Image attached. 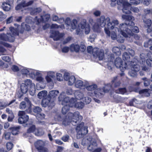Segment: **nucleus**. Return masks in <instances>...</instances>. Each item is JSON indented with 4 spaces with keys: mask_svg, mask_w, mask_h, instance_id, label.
Instances as JSON below:
<instances>
[{
    "mask_svg": "<svg viewBox=\"0 0 152 152\" xmlns=\"http://www.w3.org/2000/svg\"><path fill=\"white\" fill-rule=\"evenodd\" d=\"M65 23L68 26V28L72 30L75 29L77 25V21L76 20L74 19L72 21L69 18H67L65 21Z\"/></svg>",
    "mask_w": 152,
    "mask_h": 152,
    "instance_id": "obj_21",
    "label": "nucleus"
},
{
    "mask_svg": "<svg viewBox=\"0 0 152 152\" xmlns=\"http://www.w3.org/2000/svg\"><path fill=\"white\" fill-rule=\"evenodd\" d=\"M17 28H14L12 27L9 28V32H7V34L2 33L0 34V43H3L4 41L13 42L14 41L15 36L18 35L19 25L17 24Z\"/></svg>",
    "mask_w": 152,
    "mask_h": 152,
    "instance_id": "obj_3",
    "label": "nucleus"
},
{
    "mask_svg": "<svg viewBox=\"0 0 152 152\" xmlns=\"http://www.w3.org/2000/svg\"><path fill=\"white\" fill-rule=\"evenodd\" d=\"M45 143L42 140H38L34 143V146L39 152H48V148L45 147Z\"/></svg>",
    "mask_w": 152,
    "mask_h": 152,
    "instance_id": "obj_11",
    "label": "nucleus"
},
{
    "mask_svg": "<svg viewBox=\"0 0 152 152\" xmlns=\"http://www.w3.org/2000/svg\"><path fill=\"white\" fill-rule=\"evenodd\" d=\"M97 87L96 84L94 83L90 84L87 81H86L85 88L89 91H91L94 90Z\"/></svg>",
    "mask_w": 152,
    "mask_h": 152,
    "instance_id": "obj_23",
    "label": "nucleus"
},
{
    "mask_svg": "<svg viewBox=\"0 0 152 152\" xmlns=\"http://www.w3.org/2000/svg\"><path fill=\"white\" fill-rule=\"evenodd\" d=\"M68 84L69 85L72 86L75 84V82L76 80L75 77L74 76H71L68 80Z\"/></svg>",
    "mask_w": 152,
    "mask_h": 152,
    "instance_id": "obj_34",
    "label": "nucleus"
},
{
    "mask_svg": "<svg viewBox=\"0 0 152 152\" xmlns=\"http://www.w3.org/2000/svg\"><path fill=\"white\" fill-rule=\"evenodd\" d=\"M82 118L83 117L80 115L79 112L78 111L75 112L74 113H68V116L63 121V124L66 125H68L71 121L75 124L79 123L81 121ZM72 124L75 125L74 123H72Z\"/></svg>",
    "mask_w": 152,
    "mask_h": 152,
    "instance_id": "obj_5",
    "label": "nucleus"
},
{
    "mask_svg": "<svg viewBox=\"0 0 152 152\" xmlns=\"http://www.w3.org/2000/svg\"><path fill=\"white\" fill-rule=\"evenodd\" d=\"M28 87L22 83L20 86V90L22 93L20 94L18 92L17 94L18 97L19 98L23 96V94L26 93L28 91Z\"/></svg>",
    "mask_w": 152,
    "mask_h": 152,
    "instance_id": "obj_25",
    "label": "nucleus"
},
{
    "mask_svg": "<svg viewBox=\"0 0 152 152\" xmlns=\"http://www.w3.org/2000/svg\"><path fill=\"white\" fill-rule=\"evenodd\" d=\"M112 81L114 83V86L115 87L119 86L121 83L120 81L119 80H118L117 77H114Z\"/></svg>",
    "mask_w": 152,
    "mask_h": 152,
    "instance_id": "obj_41",
    "label": "nucleus"
},
{
    "mask_svg": "<svg viewBox=\"0 0 152 152\" xmlns=\"http://www.w3.org/2000/svg\"><path fill=\"white\" fill-rule=\"evenodd\" d=\"M114 57L113 55L112 54H110L108 56L107 58H105V61L106 62H108L109 63L112 64H113V61L114 59Z\"/></svg>",
    "mask_w": 152,
    "mask_h": 152,
    "instance_id": "obj_42",
    "label": "nucleus"
},
{
    "mask_svg": "<svg viewBox=\"0 0 152 152\" xmlns=\"http://www.w3.org/2000/svg\"><path fill=\"white\" fill-rule=\"evenodd\" d=\"M31 78L32 79L35 78L36 80L40 83H46L45 80L42 77V74L39 71L35 70Z\"/></svg>",
    "mask_w": 152,
    "mask_h": 152,
    "instance_id": "obj_18",
    "label": "nucleus"
},
{
    "mask_svg": "<svg viewBox=\"0 0 152 152\" xmlns=\"http://www.w3.org/2000/svg\"><path fill=\"white\" fill-rule=\"evenodd\" d=\"M23 83L26 85V86H27L28 88L29 87V88H34L35 87V84L32 83L31 80L29 79L25 80L24 81V83Z\"/></svg>",
    "mask_w": 152,
    "mask_h": 152,
    "instance_id": "obj_30",
    "label": "nucleus"
},
{
    "mask_svg": "<svg viewBox=\"0 0 152 152\" xmlns=\"http://www.w3.org/2000/svg\"><path fill=\"white\" fill-rule=\"evenodd\" d=\"M34 134L37 136H41L44 134V132L41 129H36Z\"/></svg>",
    "mask_w": 152,
    "mask_h": 152,
    "instance_id": "obj_46",
    "label": "nucleus"
},
{
    "mask_svg": "<svg viewBox=\"0 0 152 152\" xmlns=\"http://www.w3.org/2000/svg\"><path fill=\"white\" fill-rule=\"evenodd\" d=\"M35 70H32L30 69H27L26 68H23L21 70V72L23 75L27 76L29 75L31 77L34 73Z\"/></svg>",
    "mask_w": 152,
    "mask_h": 152,
    "instance_id": "obj_24",
    "label": "nucleus"
},
{
    "mask_svg": "<svg viewBox=\"0 0 152 152\" xmlns=\"http://www.w3.org/2000/svg\"><path fill=\"white\" fill-rule=\"evenodd\" d=\"M53 20L54 21H57L59 23H62L64 22V20L63 18H61L58 19V17L57 16L54 15L53 17Z\"/></svg>",
    "mask_w": 152,
    "mask_h": 152,
    "instance_id": "obj_43",
    "label": "nucleus"
},
{
    "mask_svg": "<svg viewBox=\"0 0 152 152\" xmlns=\"http://www.w3.org/2000/svg\"><path fill=\"white\" fill-rule=\"evenodd\" d=\"M37 118L38 119H42L45 117V115L44 114L38 113L36 116Z\"/></svg>",
    "mask_w": 152,
    "mask_h": 152,
    "instance_id": "obj_64",
    "label": "nucleus"
},
{
    "mask_svg": "<svg viewBox=\"0 0 152 152\" xmlns=\"http://www.w3.org/2000/svg\"><path fill=\"white\" fill-rule=\"evenodd\" d=\"M18 115L19 116L18 119V122L20 124L25 123L28 121L29 119L28 116L25 114L24 111H19L18 112Z\"/></svg>",
    "mask_w": 152,
    "mask_h": 152,
    "instance_id": "obj_14",
    "label": "nucleus"
},
{
    "mask_svg": "<svg viewBox=\"0 0 152 152\" xmlns=\"http://www.w3.org/2000/svg\"><path fill=\"white\" fill-rule=\"evenodd\" d=\"M33 3V1L31 0L28 2H26V1H23L21 3V4H19L15 7L16 10H18L20 9L22 6L24 7L26 6H28L31 5Z\"/></svg>",
    "mask_w": 152,
    "mask_h": 152,
    "instance_id": "obj_26",
    "label": "nucleus"
},
{
    "mask_svg": "<svg viewBox=\"0 0 152 152\" xmlns=\"http://www.w3.org/2000/svg\"><path fill=\"white\" fill-rule=\"evenodd\" d=\"M92 53L93 56L96 58L98 56L99 60L103 59L104 55V50L103 49L99 50L97 48H93Z\"/></svg>",
    "mask_w": 152,
    "mask_h": 152,
    "instance_id": "obj_17",
    "label": "nucleus"
},
{
    "mask_svg": "<svg viewBox=\"0 0 152 152\" xmlns=\"http://www.w3.org/2000/svg\"><path fill=\"white\" fill-rule=\"evenodd\" d=\"M80 31L84 30L86 34H88L90 32V29L89 24L86 23V20H83L78 25V28L76 30V34H80Z\"/></svg>",
    "mask_w": 152,
    "mask_h": 152,
    "instance_id": "obj_8",
    "label": "nucleus"
},
{
    "mask_svg": "<svg viewBox=\"0 0 152 152\" xmlns=\"http://www.w3.org/2000/svg\"><path fill=\"white\" fill-rule=\"evenodd\" d=\"M126 63L123 64V62L121 58L119 57H118L115 58L114 61V65L117 68H120L122 71H124L125 69H129L128 66H126Z\"/></svg>",
    "mask_w": 152,
    "mask_h": 152,
    "instance_id": "obj_12",
    "label": "nucleus"
},
{
    "mask_svg": "<svg viewBox=\"0 0 152 152\" xmlns=\"http://www.w3.org/2000/svg\"><path fill=\"white\" fill-rule=\"evenodd\" d=\"M20 128L19 126L13 127L10 128V129L11 130L12 134L14 135L17 134Z\"/></svg>",
    "mask_w": 152,
    "mask_h": 152,
    "instance_id": "obj_38",
    "label": "nucleus"
},
{
    "mask_svg": "<svg viewBox=\"0 0 152 152\" xmlns=\"http://www.w3.org/2000/svg\"><path fill=\"white\" fill-rule=\"evenodd\" d=\"M59 93L58 91L52 90L49 92V95L51 97L54 98L57 96Z\"/></svg>",
    "mask_w": 152,
    "mask_h": 152,
    "instance_id": "obj_39",
    "label": "nucleus"
},
{
    "mask_svg": "<svg viewBox=\"0 0 152 152\" xmlns=\"http://www.w3.org/2000/svg\"><path fill=\"white\" fill-rule=\"evenodd\" d=\"M47 92L46 91H42L39 92L37 96L39 99H42L46 96L47 95Z\"/></svg>",
    "mask_w": 152,
    "mask_h": 152,
    "instance_id": "obj_36",
    "label": "nucleus"
},
{
    "mask_svg": "<svg viewBox=\"0 0 152 152\" xmlns=\"http://www.w3.org/2000/svg\"><path fill=\"white\" fill-rule=\"evenodd\" d=\"M69 137L67 134L64 135L61 137V140L64 142H68Z\"/></svg>",
    "mask_w": 152,
    "mask_h": 152,
    "instance_id": "obj_60",
    "label": "nucleus"
},
{
    "mask_svg": "<svg viewBox=\"0 0 152 152\" xmlns=\"http://www.w3.org/2000/svg\"><path fill=\"white\" fill-rule=\"evenodd\" d=\"M64 106L62 108V112L64 114H66L68 111L69 109V106L68 105H64Z\"/></svg>",
    "mask_w": 152,
    "mask_h": 152,
    "instance_id": "obj_44",
    "label": "nucleus"
},
{
    "mask_svg": "<svg viewBox=\"0 0 152 152\" xmlns=\"http://www.w3.org/2000/svg\"><path fill=\"white\" fill-rule=\"evenodd\" d=\"M145 23V26L146 27H149L151 24V21L150 19H148L146 20H144Z\"/></svg>",
    "mask_w": 152,
    "mask_h": 152,
    "instance_id": "obj_50",
    "label": "nucleus"
},
{
    "mask_svg": "<svg viewBox=\"0 0 152 152\" xmlns=\"http://www.w3.org/2000/svg\"><path fill=\"white\" fill-rule=\"evenodd\" d=\"M108 86H104L102 88H97L94 91V93L95 96L96 97L101 98L104 93L108 92L110 90L111 86H110V88L107 89V87Z\"/></svg>",
    "mask_w": 152,
    "mask_h": 152,
    "instance_id": "obj_13",
    "label": "nucleus"
},
{
    "mask_svg": "<svg viewBox=\"0 0 152 152\" xmlns=\"http://www.w3.org/2000/svg\"><path fill=\"white\" fill-rule=\"evenodd\" d=\"M92 138L91 136H89L86 138H83L81 142V144L83 145H87V144L89 143L91 141V140Z\"/></svg>",
    "mask_w": 152,
    "mask_h": 152,
    "instance_id": "obj_33",
    "label": "nucleus"
},
{
    "mask_svg": "<svg viewBox=\"0 0 152 152\" xmlns=\"http://www.w3.org/2000/svg\"><path fill=\"white\" fill-rule=\"evenodd\" d=\"M42 9L40 8H37L33 10L31 12V15H35L41 12Z\"/></svg>",
    "mask_w": 152,
    "mask_h": 152,
    "instance_id": "obj_49",
    "label": "nucleus"
},
{
    "mask_svg": "<svg viewBox=\"0 0 152 152\" xmlns=\"http://www.w3.org/2000/svg\"><path fill=\"white\" fill-rule=\"evenodd\" d=\"M145 57L146 55L144 53H142L140 55V62L141 64L142 69L144 71L147 70L148 69L149 67H152V60L151 59H147L146 63L148 66L147 67L145 65Z\"/></svg>",
    "mask_w": 152,
    "mask_h": 152,
    "instance_id": "obj_9",
    "label": "nucleus"
},
{
    "mask_svg": "<svg viewBox=\"0 0 152 152\" xmlns=\"http://www.w3.org/2000/svg\"><path fill=\"white\" fill-rule=\"evenodd\" d=\"M64 35L63 33H60L58 31L52 30L51 32L50 37L54 41H58L62 38Z\"/></svg>",
    "mask_w": 152,
    "mask_h": 152,
    "instance_id": "obj_19",
    "label": "nucleus"
},
{
    "mask_svg": "<svg viewBox=\"0 0 152 152\" xmlns=\"http://www.w3.org/2000/svg\"><path fill=\"white\" fill-rule=\"evenodd\" d=\"M47 75L48 76L53 78L55 77V73L52 71H48L47 72Z\"/></svg>",
    "mask_w": 152,
    "mask_h": 152,
    "instance_id": "obj_57",
    "label": "nucleus"
},
{
    "mask_svg": "<svg viewBox=\"0 0 152 152\" xmlns=\"http://www.w3.org/2000/svg\"><path fill=\"white\" fill-rule=\"evenodd\" d=\"M122 18L125 20L126 22L123 23L126 24L127 25V30H130L132 32L131 34L127 35V37H129L130 36H132L133 35V32L135 33L139 32V29L138 28L137 26H134V24L133 21L134 20V18L133 16L123 15L122 16Z\"/></svg>",
    "mask_w": 152,
    "mask_h": 152,
    "instance_id": "obj_4",
    "label": "nucleus"
},
{
    "mask_svg": "<svg viewBox=\"0 0 152 152\" xmlns=\"http://www.w3.org/2000/svg\"><path fill=\"white\" fill-rule=\"evenodd\" d=\"M123 37H124L123 36H119V35H118L117 38V41L120 43L124 42V39Z\"/></svg>",
    "mask_w": 152,
    "mask_h": 152,
    "instance_id": "obj_59",
    "label": "nucleus"
},
{
    "mask_svg": "<svg viewBox=\"0 0 152 152\" xmlns=\"http://www.w3.org/2000/svg\"><path fill=\"white\" fill-rule=\"evenodd\" d=\"M6 146L7 149L8 151H10L13 148V144L11 142H8L7 143Z\"/></svg>",
    "mask_w": 152,
    "mask_h": 152,
    "instance_id": "obj_52",
    "label": "nucleus"
},
{
    "mask_svg": "<svg viewBox=\"0 0 152 152\" xmlns=\"http://www.w3.org/2000/svg\"><path fill=\"white\" fill-rule=\"evenodd\" d=\"M129 6H126V9L129 11V13H125L128 14H130L131 13V11L136 13H137L139 12V10L138 8L134 7H132L131 4L129 3Z\"/></svg>",
    "mask_w": 152,
    "mask_h": 152,
    "instance_id": "obj_29",
    "label": "nucleus"
},
{
    "mask_svg": "<svg viewBox=\"0 0 152 152\" xmlns=\"http://www.w3.org/2000/svg\"><path fill=\"white\" fill-rule=\"evenodd\" d=\"M15 100H13L11 101L9 103H8L7 102L4 101H0V107H6L7 106H8L11 104L15 102Z\"/></svg>",
    "mask_w": 152,
    "mask_h": 152,
    "instance_id": "obj_37",
    "label": "nucleus"
},
{
    "mask_svg": "<svg viewBox=\"0 0 152 152\" xmlns=\"http://www.w3.org/2000/svg\"><path fill=\"white\" fill-rule=\"evenodd\" d=\"M50 18V15L48 14H46L45 15L41 16L40 18L37 20V21L39 23L41 22H45L48 20Z\"/></svg>",
    "mask_w": 152,
    "mask_h": 152,
    "instance_id": "obj_32",
    "label": "nucleus"
},
{
    "mask_svg": "<svg viewBox=\"0 0 152 152\" xmlns=\"http://www.w3.org/2000/svg\"><path fill=\"white\" fill-rule=\"evenodd\" d=\"M26 106V104L25 102L24 101L22 102L19 105L20 108L22 110L25 109Z\"/></svg>",
    "mask_w": 152,
    "mask_h": 152,
    "instance_id": "obj_56",
    "label": "nucleus"
},
{
    "mask_svg": "<svg viewBox=\"0 0 152 152\" xmlns=\"http://www.w3.org/2000/svg\"><path fill=\"white\" fill-rule=\"evenodd\" d=\"M56 77L57 80L58 81H61L63 80V78L61 74L57 73L56 74Z\"/></svg>",
    "mask_w": 152,
    "mask_h": 152,
    "instance_id": "obj_55",
    "label": "nucleus"
},
{
    "mask_svg": "<svg viewBox=\"0 0 152 152\" xmlns=\"http://www.w3.org/2000/svg\"><path fill=\"white\" fill-rule=\"evenodd\" d=\"M110 5L112 7L115 6L116 4L118 5H122L123 7L122 11L123 13H129V11L126 9L127 6L129 4L127 0H110Z\"/></svg>",
    "mask_w": 152,
    "mask_h": 152,
    "instance_id": "obj_7",
    "label": "nucleus"
},
{
    "mask_svg": "<svg viewBox=\"0 0 152 152\" xmlns=\"http://www.w3.org/2000/svg\"><path fill=\"white\" fill-rule=\"evenodd\" d=\"M6 17L7 15H6L4 14L1 12H0V22L3 20Z\"/></svg>",
    "mask_w": 152,
    "mask_h": 152,
    "instance_id": "obj_61",
    "label": "nucleus"
},
{
    "mask_svg": "<svg viewBox=\"0 0 152 152\" xmlns=\"http://www.w3.org/2000/svg\"><path fill=\"white\" fill-rule=\"evenodd\" d=\"M84 126V123L82 122L77 126L76 130L77 132V139L82 138L88 132L87 127Z\"/></svg>",
    "mask_w": 152,
    "mask_h": 152,
    "instance_id": "obj_10",
    "label": "nucleus"
},
{
    "mask_svg": "<svg viewBox=\"0 0 152 152\" xmlns=\"http://www.w3.org/2000/svg\"><path fill=\"white\" fill-rule=\"evenodd\" d=\"M117 97L118 98L115 99V102L117 103L123 102L127 99V98L122 97L119 96Z\"/></svg>",
    "mask_w": 152,
    "mask_h": 152,
    "instance_id": "obj_48",
    "label": "nucleus"
},
{
    "mask_svg": "<svg viewBox=\"0 0 152 152\" xmlns=\"http://www.w3.org/2000/svg\"><path fill=\"white\" fill-rule=\"evenodd\" d=\"M112 50L113 53L118 55L120 53V49L117 47H113V48Z\"/></svg>",
    "mask_w": 152,
    "mask_h": 152,
    "instance_id": "obj_51",
    "label": "nucleus"
},
{
    "mask_svg": "<svg viewBox=\"0 0 152 152\" xmlns=\"http://www.w3.org/2000/svg\"><path fill=\"white\" fill-rule=\"evenodd\" d=\"M21 26L22 28L24 30L28 31L30 29V26L27 24H23L21 25Z\"/></svg>",
    "mask_w": 152,
    "mask_h": 152,
    "instance_id": "obj_54",
    "label": "nucleus"
},
{
    "mask_svg": "<svg viewBox=\"0 0 152 152\" xmlns=\"http://www.w3.org/2000/svg\"><path fill=\"white\" fill-rule=\"evenodd\" d=\"M35 126L34 125H32L30 126L29 128L27 130V132L29 133L34 132V133L36 129Z\"/></svg>",
    "mask_w": 152,
    "mask_h": 152,
    "instance_id": "obj_45",
    "label": "nucleus"
},
{
    "mask_svg": "<svg viewBox=\"0 0 152 152\" xmlns=\"http://www.w3.org/2000/svg\"><path fill=\"white\" fill-rule=\"evenodd\" d=\"M41 111L42 109L39 107H35L33 109V111L37 113L40 112Z\"/></svg>",
    "mask_w": 152,
    "mask_h": 152,
    "instance_id": "obj_63",
    "label": "nucleus"
},
{
    "mask_svg": "<svg viewBox=\"0 0 152 152\" xmlns=\"http://www.w3.org/2000/svg\"><path fill=\"white\" fill-rule=\"evenodd\" d=\"M123 60L125 61V63H126V66L129 68H130V70L129 72V75L132 77H135L137 75V72L140 70V67L137 64L138 60L137 58L135 57L133 60H131L130 57L126 52L124 53L122 56Z\"/></svg>",
    "mask_w": 152,
    "mask_h": 152,
    "instance_id": "obj_2",
    "label": "nucleus"
},
{
    "mask_svg": "<svg viewBox=\"0 0 152 152\" xmlns=\"http://www.w3.org/2000/svg\"><path fill=\"white\" fill-rule=\"evenodd\" d=\"M90 144L88 146L87 149L90 151H93V152H99L101 151L100 148L96 149L97 147V143L94 141V139L91 140V142H89Z\"/></svg>",
    "mask_w": 152,
    "mask_h": 152,
    "instance_id": "obj_20",
    "label": "nucleus"
},
{
    "mask_svg": "<svg viewBox=\"0 0 152 152\" xmlns=\"http://www.w3.org/2000/svg\"><path fill=\"white\" fill-rule=\"evenodd\" d=\"M107 23V27L104 28L105 33L108 36H110V32L109 29L112 30L111 37L113 40L117 39L118 35L121 34L124 37H127L128 34H131L132 32L129 30H127V25L125 23H121L119 25L118 21L117 19H113L110 21V18L107 17L101 16L100 19L97 20L96 23L93 26V28L95 31H98L100 27H104Z\"/></svg>",
    "mask_w": 152,
    "mask_h": 152,
    "instance_id": "obj_1",
    "label": "nucleus"
},
{
    "mask_svg": "<svg viewBox=\"0 0 152 152\" xmlns=\"http://www.w3.org/2000/svg\"><path fill=\"white\" fill-rule=\"evenodd\" d=\"M86 81L83 82L81 80H77L74 84L75 87L79 89H82L83 87H85Z\"/></svg>",
    "mask_w": 152,
    "mask_h": 152,
    "instance_id": "obj_27",
    "label": "nucleus"
},
{
    "mask_svg": "<svg viewBox=\"0 0 152 152\" xmlns=\"http://www.w3.org/2000/svg\"><path fill=\"white\" fill-rule=\"evenodd\" d=\"M126 92V89L124 88H120L115 91V92L116 93L121 94H124Z\"/></svg>",
    "mask_w": 152,
    "mask_h": 152,
    "instance_id": "obj_47",
    "label": "nucleus"
},
{
    "mask_svg": "<svg viewBox=\"0 0 152 152\" xmlns=\"http://www.w3.org/2000/svg\"><path fill=\"white\" fill-rule=\"evenodd\" d=\"M152 45V39H149L147 42L144 43V46L145 47H148Z\"/></svg>",
    "mask_w": 152,
    "mask_h": 152,
    "instance_id": "obj_53",
    "label": "nucleus"
},
{
    "mask_svg": "<svg viewBox=\"0 0 152 152\" xmlns=\"http://www.w3.org/2000/svg\"><path fill=\"white\" fill-rule=\"evenodd\" d=\"M10 4V3L6 2H4L3 3L2 5V7L3 9L5 11H9L11 7Z\"/></svg>",
    "mask_w": 152,
    "mask_h": 152,
    "instance_id": "obj_35",
    "label": "nucleus"
},
{
    "mask_svg": "<svg viewBox=\"0 0 152 152\" xmlns=\"http://www.w3.org/2000/svg\"><path fill=\"white\" fill-rule=\"evenodd\" d=\"M77 100L76 98L72 99L70 101V106L71 107L74 106L75 107L78 109H81L83 108L84 106V104L83 102H80L76 103Z\"/></svg>",
    "mask_w": 152,
    "mask_h": 152,
    "instance_id": "obj_22",
    "label": "nucleus"
},
{
    "mask_svg": "<svg viewBox=\"0 0 152 152\" xmlns=\"http://www.w3.org/2000/svg\"><path fill=\"white\" fill-rule=\"evenodd\" d=\"M91 93L85 91L82 92L79 90H76L74 93V95L77 99L81 100L83 102L86 104H89L91 101V98L87 95H89Z\"/></svg>",
    "mask_w": 152,
    "mask_h": 152,
    "instance_id": "obj_6",
    "label": "nucleus"
},
{
    "mask_svg": "<svg viewBox=\"0 0 152 152\" xmlns=\"http://www.w3.org/2000/svg\"><path fill=\"white\" fill-rule=\"evenodd\" d=\"M142 79L143 80L144 85L145 87L148 86L150 84H151V80L147 78L146 77H143L142 78Z\"/></svg>",
    "mask_w": 152,
    "mask_h": 152,
    "instance_id": "obj_40",
    "label": "nucleus"
},
{
    "mask_svg": "<svg viewBox=\"0 0 152 152\" xmlns=\"http://www.w3.org/2000/svg\"><path fill=\"white\" fill-rule=\"evenodd\" d=\"M63 77L65 80H68L70 77L69 73L67 72H65Z\"/></svg>",
    "mask_w": 152,
    "mask_h": 152,
    "instance_id": "obj_62",
    "label": "nucleus"
},
{
    "mask_svg": "<svg viewBox=\"0 0 152 152\" xmlns=\"http://www.w3.org/2000/svg\"><path fill=\"white\" fill-rule=\"evenodd\" d=\"M41 104L43 107H48L49 108L51 109L54 106L55 103L50 98L48 97L42 100Z\"/></svg>",
    "mask_w": 152,
    "mask_h": 152,
    "instance_id": "obj_15",
    "label": "nucleus"
},
{
    "mask_svg": "<svg viewBox=\"0 0 152 152\" xmlns=\"http://www.w3.org/2000/svg\"><path fill=\"white\" fill-rule=\"evenodd\" d=\"M80 49V46L77 44H73L71 45L70 50L71 51L78 52Z\"/></svg>",
    "mask_w": 152,
    "mask_h": 152,
    "instance_id": "obj_31",
    "label": "nucleus"
},
{
    "mask_svg": "<svg viewBox=\"0 0 152 152\" xmlns=\"http://www.w3.org/2000/svg\"><path fill=\"white\" fill-rule=\"evenodd\" d=\"M76 90L74 91L71 88H68L66 90V93L67 95H72L73 94H74Z\"/></svg>",
    "mask_w": 152,
    "mask_h": 152,
    "instance_id": "obj_58",
    "label": "nucleus"
},
{
    "mask_svg": "<svg viewBox=\"0 0 152 152\" xmlns=\"http://www.w3.org/2000/svg\"><path fill=\"white\" fill-rule=\"evenodd\" d=\"M65 93L64 92L61 93L58 97L59 101L62 102V105H68L70 107V101L72 99L74 98H72L70 99L69 97H65Z\"/></svg>",
    "mask_w": 152,
    "mask_h": 152,
    "instance_id": "obj_16",
    "label": "nucleus"
},
{
    "mask_svg": "<svg viewBox=\"0 0 152 152\" xmlns=\"http://www.w3.org/2000/svg\"><path fill=\"white\" fill-rule=\"evenodd\" d=\"M134 91L136 92H139V94H142L143 95L148 96L150 95V94L149 92V89H144L139 90V88L134 89Z\"/></svg>",
    "mask_w": 152,
    "mask_h": 152,
    "instance_id": "obj_28",
    "label": "nucleus"
}]
</instances>
